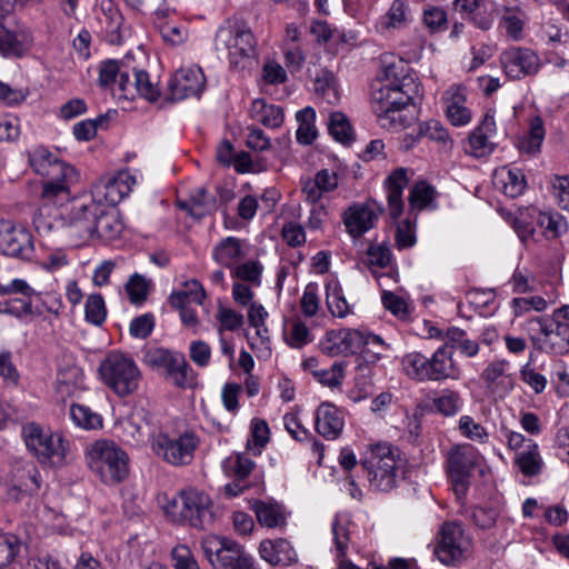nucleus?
I'll use <instances>...</instances> for the list:
<instances>
[{
  "instance_id": "nucleus-2",
  "label": "nucleus",
  "mask_w": 569,
  "mask_h": 569,
  "mask_svg": "<svg viewBox=\"0 0 569 569\" xmlns=\"http://www.w3.org/2000/svg\"><path fill=\"white\" fill-rule=\"evenodd\" d=\"M28 162L34 173L44 179L40 194L42 207L34 214L33 224L38 231H50L51 223L43 219L42 210L48 206L61 207L71 200V189L79 181V172L44 146L29 150Z\"/></svg>"
},
{
  "instance_id": "nucleus-39",
  "label": "nucleus",
  "mask_w": 569,
  "mask_h": 569,
  "mask_svg": "<svg viewBox=\"0 0 569 569\" xmlns=\"http://www.w3.org/2000/svg\"><path fill=\"white\" fill-rule=\"evenodd\" d=\"M58 390L69 396L86 389L83 370L76 365H68L59 369L57 375Z\"/></svg>"
},
{
  "instance_id": "nucleus-38",
  "label": "nucleus",
  "mask_w": 569,
  "mask_h": 569,
  "mask_svg": "<svg viewBox=\"0 0 569 569\" xmlns=\"http://www.w3.org/2000/svg\"><path fill=\"white\" fill-rule=\"evenodd\" d=\"M130 87L132 91L128 93V99H133L137 93L146 100L153 102L160 96L159 88L152 83L150 76L136 67H130Z\"/></svg>"
},
{
  "instance_id": "nucleus-3",
  "label": "nucleus",
  "mask_w": 569,
  "mask_h": 569,
  "mask_svg": "<svg viewBox=\"0 0 569 569\" xmlns=\"http://www.w3.org/2000/svg\"><path fill=\"white\" fill-rule=\"evenodd\" d=\"M360 463L372 490L388 492L397 486L399 452L390 443H370Z\"/></svg>"
},
{
  "instance_id": "nucleus-15",
  "label": "nucleus",
  "mask_w": 569,
  "mask_h": 569,
  "mask_svg": "<svg viewBox=\"0 0 569 569\" xmlns=\"http://www.w3.org/2000/svg\"><path fill=\"white\" fill-rule=\"evenodd\" d=\"M471 541L458 522H446L439 532L435 555L445 566H453L466 559L470 552Z\"/></svg>"
},
{
  "instance_id": "nucleus-1",
  "label": "nucleus",
  "mask_w": 569,
  "mask_h": 569,
  "mask_svg": "<svg viewBox=\"0 0 569 569\" xmlns=\"http://www.w3.org/2000/svg\"><path fill=\"white\" fill-rule=\"evenodd\" d=\"M380 60L385 83L372 92V110L382 128H402L407 123L402 112L419 96V82L402 59L385 53Z\"/></svg>"
},
{
  "instance_id": "nucleus-42",
  "label": "nucleus",
  "mask_w": 569,
  "mask_h": 569,
  "mask_svg": "<svg viewBox=\"0 0 569 569\" xmlns=\"http://www.w3.org/2000/svg\"><path fill=\"white\" fill-rule=\"evenodd\" d=\"M402 370L410 379L418 382L430 381L429 358L421 352H409L401 359Z\"/></svg>"
},
{
  "instance_id": "nucleus-51",
  "label": "nucleus",
  "mask_w": 569,
  "mask_h": 569,
  "mask_svg": "<svg viewBox=\"0 0 569 569\" xmlns=\"http://www.w3.org/2000/svg\"><path fill=\"white\" fill-rule=\"evenodd\" d=\"M373 363L375 362L366 357H359L357 359L355 381L362 397L369 396L373 390Z\"/></svg>"
},
{
  "instance_id": "nucleus-46",
  "label": "nucleus",
  "mask_w": 569,
  "mask_h": 569,
  "mask_svg": "<svg viewBox=\"0 0 569 569\" xmlns=\"http://www.w3.org/2000/svg\"><path fill=\"white\" fill-rule=\"evenodd\" d=\"M411 20L408 4L402 0H395L388 11L380 19L382 30L401 29Z\"/></svg>"
},
{
  "instance_id": "nucleus-10",
  "label": "nucleus",
  "mask_w": 569,
  "mask_h": 569,
  "mask_svg": "<svg viewBox=\"0 0 569 569\" xmlns=\"http://www.w3.org/2000/svg\"><path fill=\"white\" fill-rule=\"evenodd\" d=\"M201 546L214 569H258L254 558L231 539L208 536L202 540Z\"/></svg>"
},
{
  "instance_id": "nucleus-54",
  "label": "nucleus",
  "mask_w": 569,
  "mask_h": 569,
  "mask_svg": "<svg viewBox=\"0 0 569 569\" xmlns=\"http://www.w3.org/2000/svg\"><path fill=\"white\" fill-rule=\"evenodd\" d=\"M545 138L543 123L540 118H535L531 121L528 134L522 137L518 142L520 151L526 153H536L540 150Z\"/></svg>"
},
{
  "instance_id": "nucleus-16",
  "label": "nucleus",
  "mask_w": 569,
  "mask_h": 569,
  "mask_svg": "<svg viewBox=\"0 0 569 569\" xmlns=\"http://www.w3.org/2000/svg\"><path fill=\"white\" fill-rule=\"evenodd\" d=\"M0 252L10 258L29 261L34 256L31 232L12 220L0 219Z\"/></svg>"
},
{
  "instance_id": "nucleus-55",
  "label": "nucleus",
  "mask_w": 569,
  "mask_h": 569,
  "mask_svg": "<svg viewBox=\"0 0 569 569\" xmlns=\"http://www.w3.org/2000/svg\"><path fill=\"white\" fill-rule=\"evenodd\" d=\"M34 298L39 302V305H37L36 308L33 309V315L42 316L43 312H48L54 316L56 318H59L63 313L64 306L62 302V298L59 293L36 292Z\"/></svg>"
},
{
  "instance_id": "nucleus-25",
  "label": "nucleus",
  "mask_w": 569,
  "mask_h": 569,
  "mask_svg": "<svg viewBox=\"0 0 569 569\" xmlns=\"http://www.w3.org/2000/svg\"><path fill=\"white\" fill-rule=\"evenodd\" d=\"M382 212V206L375 200L353 204L345 213L346 229L352 237L362 236L373 228Z\"/></svg>"
},
{
  "instance_id": "nucleus-59",
  "label": "nucleus",
  "mask_w": 569,
  "mask_h": 569,
  "mask_svg": "<svg viewBox=\"0 0 569 569\" xmlns=\"http://www.w3.org/2000/svg\"><path fill=\"white\" fill-rule=\"evenodd\" d=\"M86 320L94 326H100L107 318L104 299L100 293L89 295L84 306Z\"/></svg>"
},
{
  "instance_id": "nucleus-64",
  "label": "nucleus",
  "mask_w": 569,
  "mask_h": 569,
  "mask_svg": "<svg viewBox=\"0 0 569 569\" xmlns=\"http://www.w3.org/2000/svg\"><path fill=\"white\" fill-rule=\"evenodd\" d=\"M149 283L146 278L139 273L132 274L126 283V292L132 303H142L148 296Z\"/></svg>"
},
{
  "instance_id": "nucleus-40",
  "label": "nucleus",
  "mask_w": 569,
  "mask_h": 569,
  "mask_svg": "<svg viewBox=\"0 0 569 569\" xmlns=\"http://www.w3.org/2000/svg\"><path fill=\"white\" fill-rule=\"evenodd\" d=\"M96 224L97 231L94 234L107 241L117 239L123 229L118 213L113 209H107L103 203H101L100 214L97 217Z\"/></svg>"
},
{
  "instance_id": "nucleus-37",
  "label": "nucleus",
  "mask_w": 569,
  "mask_h": 569,
  "mask_svg": "<svg viewBox=\"0 0 569 569\" xmlns=\"http://www.w3.org/2000/svg\"><path fill=\"white\" fill-rule=\"evenodd\" d=\"M456 8L465 13L472 16L473 22L482 30H487L492 24V18L488 16L493 7V0H455Z\"/></svg>"
},
{
  "instance_id": "nucleus-12",
  "label": "nucleus",
  "mask_w": 569,
  "mask_h": 569,
  "mask_svg": "<svg viewBox=\"0 0 569 569\" xmlns=\"http://www.w3.org/2000/svg\"><path fill=\"white\" fill-rule=\"evenodd\" d=\"M100 209L101 203H97L91 196L74 199L69 211L62 216L69 236L79 241L91 239L97 231L96 220Z\"/></svg>"
},
{
  "instance_id": "nucleus-36",
  "label": "nucleus",
  "mask_w": 569,
  "mask_h": 569,
  "mask_svg": "<svg viewBox=\"0 0 569 569\" xmlns=\"http://www.w3.org/2000/svg\"><path fill=\"white\" fill-rule=\"evenodd\" d=\"M495 184L510 198H516L526 189L527 182L522 170L501 167L495 172Z\"/></svg>"
},
{
  "instance_id": "nucleus-17",
  "label": "nucleus",
  "mask_w": 569,
  "mask_h": 569,
  "mask_svg": "<svg viewBox=\"0 0 569 569\" xmlns=\"http://www.w3.org/2000/svg\"><path fill=\"white\" fill-rule=\"evenodd\" d=\"M40 471L32 461L14 460L9 475V496L16 501L27 496H36L41 488Z\"/></svg>"
},
{
  "instance_id": "nucleus-52",
  "label": "nucleus",
  "mask_w": 569,
  "mask_h": 569,
  "mask_svg": "<svg viewBox=\"0 0 569 569\" xmlns=\"http://www.w3.org/2000/svg\"><path fill=\"white\" fill-rule=\"evenodd\" d=\"M315 92L329 104L339 101L340 94L332 72L323 70L315 79Z\"/></svg>"
},
{
  "instance_id": "nucleus-62",
  "label": "nucleus",
  "mask_w": 569,
  "mask_h": 569,
  "mask_svg": "<svg viewBox=\"0 0 569 569\" xmlns=\"http://www.w3.org/2000/svg\"><path fill=\"white\" fill-rule=\"evenodd\" d=\"M269 441V427L266 421L254 419L251 423V438L248 439L247 448L253 455H260L261 449Z\"/></svg>"
},
{
  "instance_id": "nucleus-11",
  "label": "nucleus",
  "mask_w": 569,
  "mask_h": 569,
  "mask_svg": "<svg viewBox=\"0 0 569 569\" xmlns=\"http://www.w3.org/2000/svg\"><path fill=\"white\" fill-rule=\"evenodd\" d=\"M199 439L191 431L170 436L159 430L151 436L152 451L172 466L189 465L198 447Z\"/></svg>"
},
{
  "instance_id": "nucleus-13",
  "label": "nucleus",
  "mask_w": 569,
  "mask_h": 569,
  "mask_svg": "<svg viewBox=\"0 0 569 569\" xmlns=\"http://www.w3.org/2000/svg\"><path fill=\"white\" fill-rule=\"evenodd\" d=\"M479 460L480 455L471 445H458L448 451V473L458 498L466 495L471 475Z\"/></svg>"
},
{
  "instance_id": "nucleus-34",
  "label": "nucleus",
  "mask_w": 569,
  "mask_h": 569,
  "mask_svg": "<svg viewBox=\"0 0 569 569\" xmlns=\"http://www.w3.org/2000/svg\"><path fill=\"white\" fill-rule=\"evenodd\" d=\"M244 242L236 237H227L216 244L212 259L227 268H233L246 257Z\"/></svg>"
},
{
  "instance_id": "nucleus-30",
  "label": "nucleus",
  "mask_w": 569,
  "mask_h": 569,
  "mask_svg": "<svg viewBox=\"0 0 569 569\" xmlns=\"http://www.w3.org/2000/svg\"><path fill=\"white\" fill-rule=\"evenodd\" d=\"M345 417L342 411L329 402L321 403L316 413V430L327 440H336L342 433Z\"/></svg>"
},
{
  "instance_id": "nucleus-21",
  "label": "nucleus",
  "mask_w": 569,
  "mask_h": 569,
  "mask_svg": "<svg viewBox=\"0 0 569 569\" xmlns=\"http://www.w3.org/2000/svg\"><path fill=\"white\" fill-rule=\"evenodd\" d=\"M18 0H0V21L8 17ZM32 36L27 30L10 31L0 22V53L6 58H21L31 48Z\"/></svg>"
},
{
  "instance_id": "nucleus-49",
  "label": "nucleus",
  "mask_w": 569,
  "mask_h": 569,
  "mask_svg": "<svg viewBox=\"0 0 569 569\" xmlns=\"http://www.w3.org/2000/svg\"><path fill=\"white\" fill-rule=\"evenodd\" d=\"M298 129L296 137L301 144H311L317 138V129L315 126L316 112L311 107L299 110L296 114Z\"/></svg>"
},
{
  "instance_id": "nucleus-45",
  "label": "nucleus",
  "mask_w": 569,
  "mask_h": 569,
  "mask_svg": "<svg viewBox=\"0 0 569 569\" xmlns=\"http://www.w3.org/2000/svg\"><path fill=\"white\" fill-rule=\"evenodd\" d=\"M418 137L427 138L439 144L443 151H450L453 147V140L448 130L438 120H428L418 126Z\"/></svg>"
},
{
  "instance_id": "nucleus-8",
  "label": "nucleus",
  "mask_w": 569,
  "mask_h": 569,
  "mask_svg": "<svg viewBox=\"0 0 569 569\" xmlns=\"http://www.w3.org/2000/svg\"><path fill=\"white\" fill-rule=\"evenodd\" d=\"M212 502L208 495L196 489L182 490L166 507L174 521L204 529L212 522Z\"/></svg>"
},
{
  "instance_id": "nucleus-44",
  "label": "nucleus",
  "mask_w": 569,
  "mask_h": 569,
  "mask_svg": "<svg viewBox=\"0 0 569 569\" xmlns=\"http://www.w3.org/2000/svg\"><path fill=\"white\" fill-rule=\"evenodd\" d=\"M515 462L525 476L533 477L538 475L543 465L538 445L529 442L526 449L517 452Z\"/></svg>"
},
{
  "instance_id": "nucleus-31",
  "label": "nucleus",
  "mask_w": 569,
  "mask_h": 569,
  "mask_svg": "<svg viewBox=\"0 0 569 569\" xmlns=\"http://www.w3.org/2000/svg\"><path fill=\"white\" fill-rule=\"evenodd\" d=\"M443 103L446 106V116L455 127L466 126L471 121L472 114L466 106L465 88L461 86H451L443 92Z\"/></svg>"
},
{
  "instance_id": "nucleus-20",
  "label": "nucleus",
  "mask_w": 569,
  "mask_h": 569,
  "mask_svg": "<svg viewBox=\"0 0 569 569\" xmlns=\"http://www.w3.org/2000/svg\"><path fill=\"white\" fill-rule=\"evenodd\" d=\"M134 177L129 171H119L112 177L101 178L92 186L91 197L104 207H114L132 190Z\"/></svg>"
},
{
  "instance_id": "nucleus-9",
  "label": "nucleus",
  "mask_w": 569,
  "mask_h": 569,
  "mask_svg": "<svg viewBox=\"0 0 569 569\" xmlns=\"http://www.w3.org/2000/svg\"><path fill=\"white\" fill-rule=\"evenodd\" d=\"M142 361L152 369L163 370L166 378L180 389L191 388L197 382V376L180 351L162 347L144 351Z\"/></svg>"
},
{
  "instance_id": "nucleus-53",
  "label": "nucleus",
  "mask_w": 569,
  "mask_h": 569,
  "mask_svg": "<svg viewBox=\"0 0 569 569\" xmlns=\"http://www.w3.org/2000/svg\"><path fill=\"white\" fill-rule=\"evenodd\" d=\"M172 569H199L189 547L180 545L171 550ZM147 569H168L166 566L152 562Z\"/></svg>"
},
{
  "instance_id": "nucleus-27",
  "label": "nucleus",
  "mask_w": 569,
  "mask_h": 569,
  "mask_svg": "<svg viewBox=\"0 0 569 569\" xmlns=\"http://www.w3.org/2000/svg\"><path fill=\"white\" fill-rule=\"evenodd\" d=\"M509 369L510 362L506 359L489 362L480 375L486 389L500 397L508 395L515 387V376Z\"/></svg>"
},
{
  "instance_id": "nucleus-33",
  "label": "nucleus",
  "mask_w": 569,
  "mask_h": 569,
  "mask_svg": "<svg viewBox=\"0 0 569 569\" xmlns=\"http://www.w3.org/2000/svg\"><path fill=\"white\" fill-rule=\"evenodd\" d=\"M430 381L457 380L460 369L452 359V353L446 346L438 348L429 358Z\"/></svg>"
},
{
  "instance_id": "nucleus-32",
  "label": "nucleus",
  "mask_w": 569,
  "mask_h": 569,
  "mask_svg": "<svg viewBox=\"0 0 569 569\" xmlns=\"http://www.w3.org/2000/svg\"><path fill=\"white\" fill-rule=\"evenodd\" d=\"M339 186V176L329 169H321L313 178L303 181L302 193L308 202L316 204L323 194L335 191Z\"/></svg>"
},
{
  "instance_id": "nucleus-63",
  "label": "nucleus",
  "mask_w": 569,
  "mask_h": 569,
  "mask_svg": "<svg viewBox=\"0 0 569 569\" xmlns=\"http://www.w3.org/2000/svg\"><path fill=\"white\" fill-rule=\"evenodd\" d=\"M363 337V346H362V355L360 357H366L370 359L372 362H377L381 358L382 351L387 350L389 346L382 340L380 336L373 335L371 332L362 331Z\"/></svg>"
},
{
  "instance_id": "nucleus-22",
  "label": "nucleus",
  "mask_w": 569,
  "mask_h": 569,
  "mask_svg": "<svg viewBox=\"0 0 569 569\" xmlns=\"http://www.w3.org/2000/svg\"><path fill=\"white\" fill-rule=\"evenodd\" d=\"M500 63L509 79L520 80L536 74L540 69V59L531 49L511 47L500 54Z\"/></svg>"
},
{
  "instance_id": "nucleus-29",
  "label": "nucleus",
  "mask_w": 569,
  "mask_h": 569,
  "mask_svg": "<svg viewBox=\"0 0 569 569\" xmlns=\"http://www.w3.org/2000/svg\"><path fill=\"white\" fill-rule=\"evenodd\" d=\"M98 21L104 39L111 44H120L124 37L123 17L113 0H101Z\"/></svg>"
},
{
  "instance_id": "nucleus-28",
  "label": "nucleus",
  "mask_w": 569,
  "mask_h": 569,
  "mask_svg": "<svg viewBox=\"0 0 569 569\" xmlns=\"http://www.w3.org/2000/svg\"><path fill=\"white\" fill-rule=\"evenodd\" d=\"M496 130L493 114L488 111L480 124L470 132L465 147L466 153L475 158L491 154L495 150V143L491 141V138L495 136Z\"/></svg>"
},
{
  "instance_id": "nucleus-56",
  "label": "nucleus",
  "mask_w": 569,
  "mask_h": 569,
  "mask_svg": "<svg viewBox=\"0 0 569 569\" xmlns=\"http://www.w3.org/2000/svg\"><path fill=\"white\" fill-rule=\"evenodd\" d=\"M327 306L331 315L338 318H345L351 311V307L338 283L327 286Z\"/></svg>"
},
{
  "instance_id": "nucleus-41",
  "label": "nucleus",
  "mask_w": 569,
  "mask_h": 569,
  "mask_svg": "<svg viewBox=\"0 0 569 569\" xmlns=\"http://www.w3.org/2000/svg\"><path fill=\"white\" fill-rule=\"evenodd\" d=\"M250 116L268 128L281 127L284 114L281 107L268 104L264 100H254L250 108Z\"/></svg>"
},
{
  "instance_id": "nucleus-18",
  "label": "nucleus",
  "mask_w": 569,
  "mask_h": 569,
  "mask_svg": "<svg viewBox=\"0 0 569 569\" xmlns=\"http://www.w3.org/2000/svg\"><path fill=\"white\" fill-rule=\"evenodd\" d=\"M226 477L231 479L223 488L226 496L238 497L251 488L250 476L256 469V462L241 452H232L221 462Z\"/></svg>"
},
{
  "instance_id": "nucleus-26",
  "label": "nucleus",
  "mask_w": 569,
  "mask_h": 569,
  "mask_svg": "<svg viewBox=\"0 0 569 569\" xmlns=\"http://www.w3.org/2000/svg\"><path fill=\"white\" fill-rule=\"evenodd\" d=\"M363 346L362 331L357 329L332 330L321 345L322 351L331 357L355 355Z\"/></svg>"
},
{
  "instance_id": "nucleus-43",
  "label": "nucleus",
  "mask_w": 569,
  "mask_h": 569,
  "mask_svg": "<svg viewBox=\"0 0 569 569\" xmlns=\"http://www.w3.org/2000/svg\"><path fill=\"white\" fill-rule=\"evenodd\" d=\"M252 509L262 527L276 528L283 521L282 507L273 500H258L253 503Z\"/></svg>"
},
{
  "instance_id": "nucleus-58",
  "label": "nucleus",
  "mask_w": 569,
  "mask_h": 569,
  "mask_svg": "<svg viewBox=\"0 0 569 569\" xmlns=\"http://www.w3.org/2000/svg\"><path fill=\"white\" fill-rule=\"evenodd\" d=\"M501 24L506 33L512 39H519L525 26V13L518 8H506L501 17Z\"/></svg>"
},
{
  "instance_id": "nucleus-7",
  "label": "nucleus",
  "mask_w": 569,
  "mask_h": 569,
  "mask_svg": "<svg viewBox=\"0 0 569 569\" xmlns=\"http://www.w3.org/2000/svg\"><path fill=\"white\" fill-rule=\"evenodd\" d=\"M99 373L104 385L119 397L133 393L141 379V371L136 361L118 351H111L106 356L99 366Z\"/></svg>"
},
{
  "instance_id": "nucleus-19",
  "label": "nucleus",
  "mask_w": 569,
  "mask_h": 569,
  "mask_svg": "<svg viewBox=\"0 0 569 569\" xmlns=\"http://www.w3.org/2000/svg\"><path fill=\"white\" fill-rule=\"evenodd\" d=\"M36 290L23 279H13L7 284L0 283V296L10 298L0 302V312L22 318L33 315L32 298Z\"/></svg>"
},
{
  "instance_id": "nucleus-50",
  "label": "nucleus",
  "mask_w": 569,
  "mask_h": 569,
  "mask_svg": "<svg viewBox=\"0 0 569 569\" xmlns=\"http://www.w3.org/2000/svg\"><path fill=\"white\" fill-rule=\"evenodd\" d=\"M70 418L76 426L86 430L102 427V417L84 405L73 403L70 407Z\"/></svg>"
},
{
  "instance_id": "nucleus-6",
  "label": "nucleus",
  "mask_w": 569,
  "mask_h": 569,
  "mask_svg": "<svg viewBox=\"0 0 569 569\" xmlns=\"http://www.w3.org/2000/svg\"><path fill=\"white\" fill-rule=\"evenodd\" d=\"M216 49L227 51L230 66L246 69L256 56V40L251 30L237 21H228L216 33Z\"/></svg>"
},
{
  "instance_id": "nucleus-57",
  "label": "nucleus",
  "mask_w": 569,
  "mask_h": 569,
  "mask_svg": "<svg viewBox=\"0 0 569 569\" xmlns=\"http://www.w3.org/2000/svg\"><path fill=\"white\" fill-rule=\"evenodd\" d=\"M22 548L21 540L11 533L0 535V569L11 565Z\"/></svg>"
},
{
  "instance_id": "nucleus-14",
  "label": "nucleus",
  "mask_w": 569,
  "mask_h": 569,
  "mask_svg": "<svg viewBox=\"0 0 569 569\" xmlns=\"http://www.w3.org/2000/svg\"><path fill=\"white\" fill-rule=\"evenodd\" d=\"M532 222H536L547 239L559 238L568 229L566 219L559 212L529 208L515 221V229L522 240L532 236L535 231Z\"/></svg>"
},
{
  "instance_id": "nucleus-4",
  "label": "nucleus",
  "mask_w": 569,
  "mask_h": 569,
  "mask_svg": "<svg viewBox=\"0 0 569 569\" xmlns=\"http://www.w3.org/2000/svg\"><path fill=\"white\" fill-rule=\"evenodd\" d=\"M90 470L109 486L122 482L129 475V457L116 442L98 440L86 450Z\"/></svg>"
},
{
  "instance_id": "nucleus-5",
  "label": "nucleus",
  "mask_w": 569,
  "mask_h": 569,
  "mask_svg": "<svg viewBox=\"0 0 569 569\" xmlns=\"http://www.w3.org/2000/svg\"><path fill=\"white\" fill-rule=\"evenodd\" d=\"M22 436L28 450L42 466L60 468L67 465L70 445L62 433L29 422L22 427Z\"/></svg>"
},
{
  "instance_id": "nucleus-47",
  "label": "nucleus",
  "mask_w": 569,
  "mask_h": 569,
  "mask_svg": "<svg viewBox=\"0 0 569 569\" xmlns=\"http://www.w3.org/2000/svg\"><path fill=\"white\" fill-rule=\"evenodd\" d=\"M463 406L461 395L451 389H442L432 399V409L445 417L456 416Z\"/></svg>"
},
{
  "instance_id": "nucleus-23",
  "label": "nucleus",
  "mask_w": 569,
  "mask_h": 569,
  "mask_svg": "<svg viewBox=\"0 0 569 569\" xmlns=\"http://www.w3.org/2000/svg\"><path fill=\"white\" fill-rule=\"evenodd\" d=\"M206 88V77L198 66L182 67L178 69L169 81L170 100L200 97Z\"/></svg>"
},
{
  "instance_id": "nucleus-35",
  "label": "nucleus",
  "mask_w": 569,
  "mask_h": 569,
  "mask_svg": "<svg viewBox=\"0 0 569 569\" xmlns=\"http://www.w3.org/2000/svg\"><path fill=\"white\" fill-rule=\"evenodd\" d=\"M407 182V172L405 169L395 170L386 182L389 214L395 220L401 216L403 210L402 191Z\"/></svg>"
},
{
  "instance_id": "nucleus-48",
  "label": "nucleus",
  "mask_w": 569,
  "mask_h": 569,
  "mask_svg": "<svg viewBox=\"0 0 569 569\" xmlns=\"http://www.w3.org/2000/svg\"><path fill=\"white\" fill-rule=\"evenodd\" d=\"M445 346L459 350L463 356L472 358L479 352V343L468 338L465 330L451 327L445 333Z\"/></svg>"
},
{
  "instance_id": "nucleus-24",
  "label": "nucleus",
  "mask_w": 569,
  "mask_h": 569,
  "mask_svg": "<svg viewBox=\"0 0 569 569\" xmlns=\"http://www.w3.org/2000/svg\"><path fill=\"white\" fill-rule=\"evenodd\" d=\"M130 58L123 60H104L99 64L98 84L103 89H109L113 93L118 92L119 98L128 99L131 92L130 87Z\"/></svg>"
},
{
  "instance_id": "nucleus-60",
  "label": "nucleus",
  "mask_w": 569,
  "mask_h": 569,
  "mask_svg": "<svg viewBox=\"0 0 569 569\" xmlns=\"http://www.w3.org/2000/svg\"><path fill=\"white\" fill-rule=\"evenodd\" d=\"M329 133L335 140L347 143L352 140V129L347 117L341 112H332L328 122Z\"/></svg>"
},
{
  "instance_id": "nucleus-61",
  "label": "nucleus",
  "mask_w": 569,
  "mask_h": 569,
  "mask_svg": "<svg viewBox=\"0 0 569 569\" xmlns=\"http://www.w3.org/2000/svg\"><path fill=\"white\" fill-rule=\"evenodd\" d=\"M216 200L209 196L204 188H199L192 194L189 212L196 218H202L214 209Z\"/></svg>"
}]
</instances>
